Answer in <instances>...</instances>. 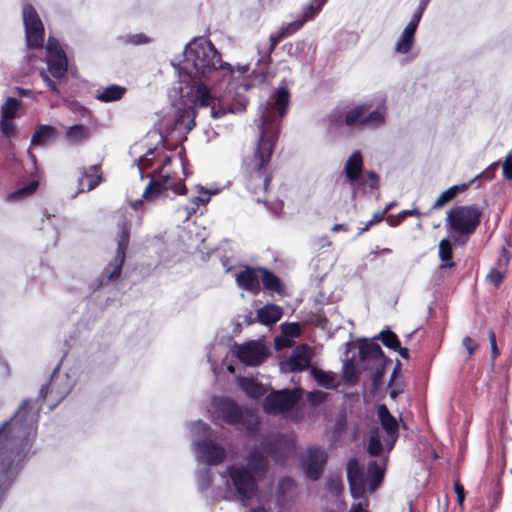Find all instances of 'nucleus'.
Segmentation results:
<instances>
[{
    "label": "nucleus",
    "mask_w": 512,
    "mask_h": 512,
    "mask_svg": "<svg viewBox=\"0 0 512 512\" xmlns=\"http://www.w3.org/2000/svg\"><path fill=\"white\" fill-rule=\"evenodd\" d=\"M363 169V159L359 151H355L347 160L344 166V173L349 182L354 183L359 180Z\"/></svg>",
    "instance_id": "5701e85b"
},
{
    "label": "nucleus",
    "mask_w": 512,
    "mask_h": 512,
    "mask_svg": "<svg viewBox=\"0 0 512 512\" xmlns=\"http://www.w3.org/2000/svg\"><path fill=\"white\" fill-rule=\"evenodd\" d=\"M133 38H134V40H133L134 44H141V43L146 42V39L143 35H135Z\"/></svg>",
    "instance_id": "680f3d73"
},
{
    "label": "nucleus",
    "mask_w": 512,
    "mask_h": 512,
    "mask_svg": "<svg viewBox=\"0 0 512 512\" xmlns=\"http://www.w3.org/2000/svg\"><path fill=\"white\" fill-rule=\"evenodd\" d=\"M385 215V211L378 212L374 215L373 219L369 222L370 225L380 222Z\"/></svg>",
    "instance_id": "13d9d810"
},
{
    "label": "nucleus",
    "mask_w": 512,
    "mask_h": 512,
    "mask_svg": "<svg viewBox=\"0 0 512 512\" xmlns=\"http://www.w3.org/2000/svg\"><path fill=\"white\" fill-rule=\"evenodd\" d=\"M371 105H359L350 110L345 117V124L348 126H367L376 128L385 122V108L379 107L370 111Z\"/></svg>",
    "instance_id": "1a4fd4ad"
},
{
    "label": "nucleus",
    "mask_w": 512,
    "mask_h": 512,
    "mask_svg": "<svg viewBox=\"0 0 512 512\" xmlns=\"http://www.w3.org/2000/svg\"><path fill=\"white\" fill-rule=\"evenodd\" d=\"M380 336L383 344L388 348H391L393 350H397L399 348L400 342L398 340V337L392 331H383L381 332Z\"/></svg>",
    "instance_id": "e433bc0d"
},
{
    "label": "nucleus",
    "mask_w": 512,
    "mask_h": 512,
    "mask_svg": "<svg viewBox=\"0 0 512 512\" xmlns=\"http://www.w3.org/2000/svg\"><path fill=\"white\" fill-rule=\"evenodd\" d=\"M260 272V279L262 280L265 289L281 294L283 289L280 279L266 269L261 268Z\"/></svg>",
    "instance_id": "473e14b6"
},
{
    "label": "nucleus",
    "mask_w": 512,
    "mask_h": 512,
    "mask_svg": "<svg viewBox=\"0 0 512 512\" xmlns=\"http://www.w3.org/2000/svg\"><path fill=\"white\" fill-rule=\"evenodd\" d=\"M213 404L228 424L240 425L249 431L255 430L259 424L258 417L254 413L242 412L230 399H214Z\"/></svg>",
    "instance_id": "6e6552de"
},
{
    "label": "nucleus",
    "mask_w": 512,
    "mask_h": 512,
    "mask_svg": "<svg viewBox=\"0 0 512 512\" xmlns=\"http://www.w3.org/2000/svg\"><path fill=\"white\" fill-rule=\"evenodd\" d=\"M488 335H489V341H490V345H491V351H492L493 358H496L499 355V351H498L497 344H496V335L493 330H490L488 332Z\"/></svg>",
    "instance_id": "3c124183"
},
{
    "label": "nucleus",
    "mask_w": 512,
    "mask_h": 512,
    "mask_svg": "<svg viewBox=\"0 0 512 512\" xmlns=\"http://www.w3.org/2000/svg\"><path fill=\"white\" fill-rule=\"evenodd\" d=\"M181 70L193 82L187 93V101L192 105L178 108L174 115L166 121V136L177 133L183 137L191 131L195 126V107L197 106L209 107L212 118H220L227 111H231L222 107L221 102L214 98L209 91V85L215 84L233 73L231 65L221 61L220 54L210 41L203 38L192 40L184 51ZM164 137V132L161 131L160 140L164 141Z\"/></svg>",
    "instance_id": "f257e3e1"
},
{
    "label": "nucleus",
    "mask_w": 512,
    "mask_h": 512,
    "mask_svg": "<svg viewBox=\"0 0 512 512\" xmlns=\"http://www.w3.org/2000/svg\"><path fill=\"white\" fill-rule=\"evenodd\" d=\"M327 0H312L310 4L304 8L302 18L291 22L283 27H281L282 32H284L285 36L291 35L297 30H299L305 22L312 19L315 14H317L322 6L326 3Z\"/></svg>",
    "instance_id": "aec40b11"
},
{
    "label": "nucleus",
    "mask_w": 512,
    "mask_h": 512,
    "mask_svg": "<svg viewBox=\"0 0 512 512\" xmlns=\"http://www.w3.org/2000/svg\"><path fill=\"white\" fill-rule=\"evenodd\" d=\"M238 384L245 394L251 398H259L266 393V388L253 378H239Z\"/></svg>",
    "instance_id": "cd10ccee"
},
{
    "label": "nucleus",
    "mask_w": 512,
    "mask_h": 512,
    "mask_svg": "<svg viewBox=\"0 0 512 512\" xmlns=\"http://www.w3.org/2000/svg\"><path fill=\"white\" fill-rule=\"evenodd\" d=\"M497 166H498V163L491 164L482 174L477 175L475 177V179H477L479 177H484L486 179H492L494 176V171L497 168Z\"/></svg>",
    "instance_id": "864d4df0"
},
{
    "label": "nucleus",
    "mask_w": 512,
    "mask_h": 512,
    "mask_svg": "<svg viewBox=\"0 0 512 512\" xmlns=\"http://www.w3.org/2000/svg\"><path fill=\"white\" fill-rule=\"evenodd\" d=\"M266 467V456L255 449L249 454L247 467L232 465L227 468L230 482L243 502L256 495V479L265 472Z\"/></svg>",
    "instance_id": "7ed1b4c3"
},
{
    "label": "nucleus",
    "mask_w": 512,
    "mask_h": 512,
    "mask_svg": "<svg viewBox=\"0 0 512 512\" xmlns=\"http://www.w3.org/2000/svg\"><path fill=\"white\" fill-rule=\"evenodd\" d=\"M312 359V351L307 345L296 347L291 356L280 363L283 372H297L309 368Z\"/></svg>",
    "instance_id": "f3484780"
},
{
    "label": "nucleus",
    "mask_w": 512,
    "mask_h": 512,
    "mask_svg": "<svg viewBox=\"0 0 512 512\" xmlns=\"http://www.w3.org/2000/svg\"><path fill=\"white\" fill-rule=\"evenodd\" d=\"M46 84H47V86H48V87H49L53 92H57V91H58V90H57V85H56V83H55L53 80L49 81V82H48V83H46Z\"/></svg>",
    "instance_id": "338daca9"
},
{
    "label": "nucleus",
    "mask_w": 512,
    "mask_h": 512,
    "mask_svg": "<svg viewBox=\"0 0 512 512\" xmlns=\"http://www.w3.org/2000/svg\"><path fill=\"white\" fill-rule=\"evenodd\" d=\"M155 157L154 149H148L147 152L140 156L137 160L139 171L142 172L143 169L149 167Z\"/></svg>",
    "instance_id": "4c0bfd02"
},
{
    "label": "nucleus",
    "mask_w": 512,
    "mask_h": 512,
    "mask_svg": "<svg viewBox=\"0 0 512 512\" xmlns=\"http://www.w3.org/2000/svg\"><path fill=\"white\" fill-rule=\"evenodd\" d=\"M358 499L359 501L351 506L349 512H368V500L364 496Z\"/></svg>",
    "instance_id": "a18cd8bd"
},
{
    "label": "nucleus",
    "mask_w": 512,
    "mask_h": 512,
    "mask_svg": "<svg viewBox=\"0 0 512 512\" xmlns=\"http://www.w3.org/2000/svg\"><path fill=\"white\" fill-rule=\"evenodd\" d=\"M503 175L507 180H512V154H509L502 163Z\"/></svg>",
    "instance_id": "79ce46f5"
},
{
    "label": "nucleus",
    "mask_w": 512,
    "mask_h": 512,
    "mask_svg": "<svg viewBox=\"0 0 512 512\" xmlns=\"http://www.w3.org/2000/svg\"><path fill=\"white\" fill-rule=\"evenodd\" d=\"M311 374L320 386L327 389L335 387V378L332 374L316 368L311 369Z\"/></svg>",
    "instance_id": "72a5a7b5"
},
{
    "label": "nucleus",
    "mask_w": 512,
    "mask_h": 512,
    "mask_svg": "<svg viewBox=\"0 0 512 512\" xmlns=\"http://www.w3.org/2000/svg\"><path fill=\"white\" fill-rule=\"evenodd\" d=\"M210 196H211V194L202 188L200 191V195L197 197H194L192 199V202L196 206L204 205L209 202Z\"/></svg>",
    "instance_id": "de8ad7c7"
},
{
    "label": "nucleus",
    "mask_w": 512,
    "mask_h": 512,
    "mask_svg": "<svg viewBox=\"0 0 512 512\" xmlns=\"http://www.w3.org/2000/svg\"><path fill=\"white\" fill-rule=\"evenodd\" d=\"M454 490L457 494V501L460 505L463 504L464 502V499H465V493H464V488L463 486L459 483V482H455L454 483Z\"/></svg>",
    "instance_id": "603ef678"
},
{
    "label": "nucleus",
    "mask_w": 512,
    "mask_h": 512,
    "mask_svg": "<svg viewBox=\"0 0 512 512\" xmlns=\"http://www.w3.org/2000/svg\"><path fill=\"white\" fill-rule=\"evenodd\" d=\"M386 465V459L371 461L368 465V476H369V489L370 492L376 490L382 478L384 476V470Z\"/></svg>",
    "instance_id": "a878e982"
},
{
    "label": "nucleus",
    "mask_w": 512,
    "mask_h": 512,
    "mask_svg": "<svg viewBox=\"0 0 512 512\" xmlns=\"http://www.w3.org/2000/svg\"><path fill=\"white\" fill-rule=\"evenodd\" d=\"M40 76L45 83H48L49 81H51V78L48 76L47 72L44 70L40 71Z\"/></svg>",
    "instance_id": "69168bd1"
},
{
    "label": "nucleus",
    "mask_w": 512,
    "mask_h": 512,
    "mask_svg": "<svg viewBox=\"0 0 512 512\" xmlns=\"http://www.w3.org/2000/svg\"><path fill=\"white\" fill-rule=\"evenodd\" d=\"M194 450L198 460L205 462L208 465H217L221 463L226 455L225 449L210 441L195 442Z\"/></svg>",
    "instance_id": "dca6fc26"
},
{
    "label": "nucleus",
    "mask_w": 512,
    "mask_h": 512,
    "mask_svg": "<svg viewBox=\"0 0 512 512\" xmlns=\"http://www.w3.org/2000/svg\"><path fill=\"white\" fill-rule=\"evenodd\" d=\"M48 70L55 78H62L67 73V58L59 42L49 37L46 45Z\"/></svg>",
    "instance_id": "f8f14e48"
},
{
    "label": "nucleus",
    "mask_w": 512,
    "mask_h": 512,
    "mask_svg": "<svg viewBox=\"0 0 512 512\" xmlns=\"http://www.w3.org/2000/svg\"><path fill=\"white\" fill-rule=\"evenodd\" d=\"M424 9H425V4L423 6H421L419 8V10L413 15L412 19L410 20V22L407 25L408 27L414 29L415 31L417 30V27H418V24L422 17V13H423Z\"/></svg>",
    "instance_id": "09e8293b"
},
{
    "label": "nucleus",
    "mask_w": 512,
    "mask_h": 512,
    "mask_svg": "<svg viewBox=\"0 0 512 512\" xmlns=\"http://www.w3.org/2000/svg\"><path fill=\"white\" fill-rule=\"evenodd\" d=\"M90 137V130L84 125H73L65 132L66 140L71 144H79Z\"/></svg>",
    "instance_id": "c85d7f7f"
},
{
    "label": "nucleus",
    "mask_w": 512,
    "mask_h": 512,
    "mask_svg": "<svg viewBox=\"0 0 512 512\" xmlns=\"http://www.w3.org/2000/svg\"><path fill=\"white\" fill-rule=\"evenodd\" d=\"M40 76L45 83H48L49 81H51V78L48 76L47 72L44 70L40 71Z\"/></svg>",
    "instance_id": "0e129e2a"
},
{
    "label": "nucleus",
    "mask_w": 512,
    "mask_h": 512,
    "mask_svg": "<svg viewBox=\"0 0 512 512\" xmlns=\"http://www.w3.org/2000/svg\"><path fill=\"white\" fill-rule=\"evenodd\" d=\"M396 351H398L400 356L405 359L409 357V350L407 348H402L399 346V348Z\"/></svg>",
    "instance_id": "052dcab7"
},
{
    "label": "nucleus",
    "mask_w": 512,
    "mask_h": 512,
    "mask_svg": "<svg viewBox=\"0 0 512 512\" xmlns=\"http://www.w3.org/2000/svg\"><path fill=\"white\" fill-rule=\"evenodd\" d=\"M193 431H195L196 433L198 434H203L205 435L207 433V431L209 430V427L201 422V421H197L193 424Z\"/></svg>",
    "instance_id": "5fc2aeb1"
},
{
    "label": "nucleus",
    "mask_w": 512,
    "mask_h": 512,
    "mask_svg": "<svg viewBox=\"0 0 512 512\" xmlns=\"http://www.w3.org/2000/svg\"><path fill=\"white\" fill-rule=\"evenodd\" d=\"M378 418L381 429L373 431L368 445V452L371 456H381L383 452H390L398 438V421L389 412L385 405L378 407Z\"/></svg>",
    "instance_id": "39448f33"
},
{
    "label": "nucleus",
    "mask_w": 512,
    "mask_h": 512,
    "mask_svg": "<svg viewBox=\"0 0 512 512\" xmlns=\"http://www.w3.org/2000/svg\"><path fill=\"white\" fill-rule=\"evenodd\" d=\"M286 37L284 32L280 29L277 33L272 34L270 36V47L269 50L273 51L276 45L284 38Z\"/></svg>",
    "instance_id": "8fccbe9b"
},
{
    "label": "nucleus",
    "mask_w": 512,
    "mask_h": 512,
    "mask_svg": "<svg viewBox=\"0 0 512 512\" xmlns=\"http://www.w3.org/2000/svg\"><path fill=\"white\" fill-rule=\"evenodd\" d=\"M130 238V228L127 223H123L121 227V234L117 243V252L116 255L109 263V265L105 268L104 274L108 277L109 280L117 278L121 274L122 265L125 260V252L128 247V242Z\"/></svg>",
    "instance_id": "ddd939ff"
},
{
    "label": "nucleus",
    "mask_w": 512,
    "mask_h": 512,
    "mask_svg": "<svg viewBox=\"0 0 512 512\" xmlns=\"http://www.w3.org/2000/svg\"><path fill=\"white\" fill-rule=\"evenodd\" d=\"M415 32L416 31L414 29L408 26L405 27L395 45V51L397 53L405 54L410 51L414 43Z\"/></svg>",
    "instance_id": "2f4dec72"
},
{
    "label": "nucleus",
    "mask_w": 512,
    "mask_h": 512,
    "mask_svg": "<svg viewBox=\"0 0 512 512\" xmlns=\"http://www.w3.org/2000/svg\"><path fill=\"white\" fill-rule=\"evenodd\" d=\"M284 335L288 337H297L301 332L300 325L298 323H286L282 326Z\"/></svg>",
    "instance_id": "ea45409f"
},
{
    "label": "nucleus",
    "mask_w": 512,
    "mask_h": 512,
    "mask_svg": "<svg viewBox=\"0 0 512 512\" xmlns=\"http://www.w3.org/2000/svg\"><path fill=\"white\" fill-rule=\"evenodd\" d=\"M420 216V212L417 211L416 209H412V210H403L399 213V217L401 220L405 219L406 217L408 216Z\"/></svg>",
    "instance_id": "4d7b16f0"
},
{
    "label": "nucleus",
    "mask_w": 512,
    "mask_h": 512,
    "mask_svg": "<svg viewBox=\"0 0 512 512\" xmlns=\"http://www.w3.org/2000/svg\"><path fill=\"white\" fill-rule=\"evenodd\" d=\"M260 271L261 268H246L237 274V284L252 293H258L260 290Z\"/></svg>",
    "instance_id": "412c9836"
},
{
    "label": "nucleus",
    "mask_w": 512,
    "mask_h": 512,
    "mask_svg": "<svg viewBox=\"0 0 512 512\" xmlns=\"http://www.w3.org/2000/svg\"><path fill=\"white\" fill-rule=\"evenodd\" d=\"M368 177L370 178V180L372 181L371 183V188H375L377 187V183H378V176L376 173L374 172H368Z\"/></svg>",
    "instance_id": "bf43d9fd"
},
{
    "label": "nucleus",
    "mask_w": 512,
    "mask_h": 512,
    "mask_svg": "<svg viewBox=\"0 0 512 512\" xmlns=\"http://www.w3.org/2000/svg\"><path fill=\"white\" fill-rule=\"evenodd\" d=\"M347 478L350 491L354 498H362L365 495L366 484L363 470L356 459H351L347 465Z\"/></svg>",
    "instance_id": "6ab92c4d"
},
{
    "label": "nucleus",
    "mask_w": 512,
    "mask_h": 512,
    "mask_svg": "<svg viewBox=\"0 0 512 512\" xmlns=\"http://www.w3.org/2000/svg\"><path fill=\"white\" fill-rule=\"evenodd\" d=\"M58 381H59V379H58V378H56V379H52V381H51V383H50V386H49V387H45V386H43V387L41 388V390H40V396H41V397H43V398H44V397H46V396H47V394H48V390H49V389H51V393H53V392H54V390H55V388H56V386H57V384H58Z\"/></svg>",
    "instance_id": "6e6d98bb"
},
{
    "label": "nucleus",
    "mask_w": 512,
    "mask_h": 512,
    "mask_svg": "<svg viewBox=\"0 0 512 512\" xmlns=\"http://www.w3.org/2000/svg\"><path fill=\"white\" fill-rule=\"evenodd\" d=\"M250 512H269V509L263 505L256 508H252Z\"/></svg>",
    "instance_id": "e2e57ef3"
},
{
    "label": "nucleus",
    "mask_w": 512,
    "mask_h": 512,
    "mask_svg": "<svg viewBox=\"0 0 512 512\" xmlns=\"http://www.w3.org/2000/svg\"><path fill=\"white\" fill-rule=\"evenodd\" d=\"M482 211L476 206H454L446 215V227L455 243L465 244L480 224Z\"/></svg>",
    "instance_id": "20e7f679"
},
{
    "label": "nucleus",
    "mask_w": 512,
    "mask_h": 512,
    "mask_svg": "<svg viewBox=\"0 0 512 512\" xmlns=\"http://www.w3.org/2000/svg\"><path fill=\"white\" fill-rule=\"evenodd\" d=\"M283 315V309L275 304H267L257 311V320L264 325H273Z\"/></svg>",
    "instance_id": "393cba45"
},
{
    "label": "nucleus",
    "mask_w": 512,
    "mask_h": 512,
    "mask_svg": "<svg viewBox=\"0 0 512 512\" xmlns=\"http://www.w3.org/2000/svg\"><path fill=\"white\" fill-rule=\"evenodd\" d=\"M170 163V159L167 158L163 166L158 171V179L151 181L143 192V199L151 201L156 199L163 191L171 190L176 194L185 193V185L183 179L175 173H170L167 169V165Z\"/></svg>",
    "instance_id": "423d86ee"
},
{
    "label": "nucleus",
    "mask_w": 512,
    "mask_h": 512,
    "mask_svg": "<svg viewBox=\"0 0 512 512\" xmlns=\"http://www.w3.org/2000/svg\"><path fill=\"white\" fill-rule=\"evenodd\" d=\"M236 355L247 366L262 364L268 356L266 347L258 341H250L236 347Z\"/></svg>",
    "instance_id": "4468645a"
},
{
    "label": "nucleus",
    "mask_w": 512,
    "mask_h": 512,
    "mask_svg": "<svg viewBox=\"0 0 512 512\" xmlns=\"http://www.w3.org/2000/svg\"><path fill=\"white\" fill-rule=\"evenodd\" d=\"M299 398V390L274 391L265 398L263 408L269 414L285 413L293 408Z\"/></svg>",
    "instance_id": "9b49d317"
},
{
    "label": "nucleus",
    "mask_w": 512,
    "mask_h": 512,
    "mask_svg": "<svg viewBox=\"0 0 512 512\" xmlns=\"http://www.w3.org/2000/svg\"><path fill=\"white\" fill-rule=\"evenodd\" d=\"M294 486V482L290 478H283L280 480L277 488V492L281 495H284L286 492L290 491Z\"/></svg>",
    "instance_id": "a19ab883"
},
{
    "label": "nucleus",
    "mask_w": 512,
    "mask_h": 512,
    "mask_svg": "<svg viewBox=\"0 0 512 512\" xmlns=\"http://www.w3.org/2000/svg\"><path fill=\"white\" fill-rule=\"evenodd\" d=\"M57 132L53 126L40 125L31 138V145H47L56 138Z\"/></svg>",
    "instance_id": "bb28decb"
},
{
    "label": "nucleus",
    "mask_w": 512,
    "mask_h": 512,
    "mask_svg": "<svg viewBox=\"0 0 512 512\" xmlns=\"http://www.w3.org/2000/svg\"><path fill=\"white\" fill-rule=\"evenodd\" d=\"M102 181L100 169L98 166H91L88 171L81 172L78 179L79 192L91 191Z\"/></svg>",
    "instance_id": "4be33fe9"
},
{
    "label": "nucleus",
    "mask_w": 512,
    "mask_h": 512,
    "mask_svg": "<svg viewBox=\"0 0 512 512\" xmlns=\"http://www.w3.org/2000/svg\"><path fill=\"white\" fill-rule=\"evenodd\" d=\"M23 22L29 47H41L44 41V26L32 5L23 6Z\"/></svg>",
    "instance_id": "9d476101"
},
{
    "label": "nucleus",
    "mask_w": 512,
    "mask_h": 512,
    "mask_svg": "<svg viewBox=\"0 0 512 512\" xmlns=\"http://www.w3.org/2000/svg\"><path fill=\"white\" fill-rule=\"evenodd\" d=\"M289 97L288 90L280 88L259 108L260 116L255 122L260 139L253 155L245 158V165L251 170L248 187L253 193L266 191L268 188L270 178L261 169L271 158L278 137L279 122L286 113Z\"/></svg>",
    "instance_id": "f03ea898"
},
{
    "label": "nucleus",
    "mask_w": 512,
    "mask_h": 512,
    "mask_svg": "<svg viewBox=\"0 0 512 512\" xmlns=\"http://www.w3.org/2000/svg\"><path fill=\"white\" fill-rule=\"evenodd\" d=\"M126 91V88L119 85H110L103 88L101 91H97L96 98L102 102L117 101L122 98Z\"/></svg>",
    "instance_id": "c756f323"
},
{
    "label": "nucleus",
    "mask_w": 512,
    "mask_h": 512,
    "mask_svg": "<svg viewBox=\"0 0 512 512\" xmlns=\"http://www.w3.org/2000/svg\"><path fill=\"white\" fill-rule=\"evenodd\" d=\"M326 460L327 454L324 450L317 447L309 448L303 463L307 476L312 480L319 479L322 475Z\"/></svg>",
    "instance_id": "a211bd4d"
},
{
    "label": "nucleus",
    "mask_w": 512,
    "mask_h": 512,
    "mask_svg": "<svg viewBox=\"0 0 512 512\" xmlns=\"http://www.w3.org/2000/svg\"><path fill=\"white\" fill-rule=\"evenodd\" d=\"M439 257L444 263L442 267H453L452 259V246L448 239H443L439 243Z\"/></svg>",
    "instance_id": "f704fd0d"
},
{
    "label": "nucleus",
    "mask_w": 512,
    "mask_h": 512,
    "mask_svg": "<svg viewBox=\"0 0 512 512\" xmlns=\"http://www.w3.org/2000/svg\"><path fill=\"white\" fill-rule=\"evenodd\" d=\"M508 264H509V255L505 250H503L497 263L490 270V272L487 276L489 282L492 283L495 287L499 286L502 279L506 275Z\"/></svg>",
    "instance_id": "b1692460"
},
{
    "label": "nucleus",
    "mask_w": 512,
    "mask_h": 512,
    "mask_svg": "<svg viewBox=\"0 0 512 512\" xmlns=\"http://www.w3.org/2000/svg\"><path fill=\"white\" fill-rule=\"evenodd\" d=\"M69 393V389L65 388L63 391L59 392L58 395L60 398H64Z\"/></svg>",
    "instance_id": "774afa93"
},
{
    "label": "nucleus",
    "mask_w": 512,
    "mask_h": 512,
    "mask_svg": "<svg viewBox=\"0 0 512 512\" xmlns=\"http://www.w3.org/2000/svg\"><path fill=\"white\" fill-rule=\"evenodd\" d=\"M211 482L210 470L205 469L204 472H201L198 476V484L201 489H206L209 487Z\"/></svg>",
    "instance_id": "c03bdc74"
},
{
    "label": "nucleus",
    "mask_w": 512,
    "mask_h": 512,
    "mask_svg": "<svg viewBox=\"0 0 512 512\" xmlns=\"http://www.w3.org/2000/svg\"><path fill=\"white\" fill-rule=\"evenodd\" d=\"M468 188V184L454 185L444 192H442L433 204V209H440L450 201H452L456 195L460 192L465 191Z\"/></svg>",
    "instance_id": "7c9ffc66"
},
{
    "label": "nucleus",
    "mask_w": 512,
    "mask_h": 512,
    "mask_svg": "<svg viewBox=\"0 0 512 512\" xmlns=\"http://www.w3.org/2000/svg\"><path fill=\"white\" fill-rule=\"evenodd\" d=\"M462 344L468 352V357H471L474 351L478 348V343L469 336H466L463 339Z\"/></svg>",
    "instance_id": "37998d69"
},
{
    "label": "nucleus",
    "mask_w": 512,
    "mask_h": 512,
    "mask_svg": "<svg viewBox=\"0 0 512 512\" xmlns=\"http://www.w3.org/2000/svg\"><path fill=\"white\" fill-rule=\"evenodd\" d=\"M360 357L362 359L371 357V358H379L382 356V350L380 346L376 343H367L361 345L359 350Z\"/></svg>",
    "instance_id": "c9c22d12"
},
{
    "label": "nucleus",
    "mask_w": 512,
    "mask_h": 512,
    "mask_svg": "<svg viewBox=\"0 0 512 512\" xmlns=\"http://www.w3.org/2000/svg\"><path fill=\"white\" fill-rule=\"evenodd\" d=\"M31 410V402H23L15 416L0 428V439L8 434H11L12 437L16 438L24 439L28 437L32 433L34 425L37 422V414L31 413Z\"/></svg>",
    "instance_id": "0eeeda50"
},
{
    "label": "nucleus",
    "mask_w": 512,
    "mask_h": 512,
    "mask_svg": "<svg viewBox=\"0 0 512 512\" xmlns=\"http://www.w3.org/2000/svg\"><path fill=\"white\" fill-rule=\"evenodd\" d=\"M21 101L9 97L1 106L0 131L5 137H13L16 134L14 119L18 116Z\"/></svg>",
    "instance_id": "2eb2a0df"
},
{
    "label": "nucleus",
    "mask_w": 512,
    "mask_h": 512,
    "mask_svg": "<svg viewBox=\"0 0 512 512\" xmlns=\"http://www.w3.org/2000/svg\"><path fill=\"white\" fill-rule=\"evenodd\" d=\"M37 188V182H32L26 187H23L9 196V199H18L20 197L32 194Z\"/></svg>",
    "instance_id": "58836bf2"
},
{
    "label": "nucleus",
    "mask_w": 512,
    "mask_h": 512,
    "mask_svg": "<svg viewBox=\"0 0 512 512\" xmlns=\"http://www.w3.org/2000/svg\"><path fill=\"white\" fill-rule=\"evenodd\" d=\"M326 396L327 394L322 391H314L309 393L308 399L313 405H317L322 403Z\"/></svg>",
    "instance_id": "49530a36"
}]
</instances>
